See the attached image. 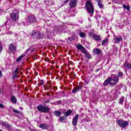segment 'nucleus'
Returning <instances> with one entry per match:
<instances>
[{"mask_svg": "<svg viewBox=\"0 0 131 131\" xmlns=\"http://www.w3.org/2000/svg\"><path fill=\"white\" fill-rule=\"evenodd\" d=\"M47 96H48V97H51V94L50 93H47L46 94Z\"/></svg>", "mask_w": 131, "mask_h": 131, "instance_id": "obj_38", "label": "nucleus"}, {"mask_svg": "<svg viewBox=\"0 0 131 131\" xmlns=\"http://www.w3.org/2000/svg\"><path fill=\"white\" fill-rule=\"evenodd\" d=\"M11 101L13 104H16V103H17V98H16L15 96H12L11 98Z\"/></svg>", "mask_w": 131, "mask_h": 131, "instance_id": "obj_21", "label": "nucleus"}, {"mask_svg": "<svg viewBox=\"0 0 131 131\" xmlns=\"http://www.w3.org/2000/svg\"><path fill=\"white\" fill-rule=\"evenodd\" d=\"M77 48L78 50H80L82 53L84 54L85 57H86L88 59H92V55H90V53L85 51V48H84L83 46H82V45H79L77 46Z\"/></svg>", "mask_w": 131, "mask_h": 131, "instance_id": "obj_3", "label": "nucleus"}, {"mask_svg": "<svg viewBox=\"0 0 131 131\" xmlns=\"http://www.w3.org/2000/svg\"><path fill=\"white\" fill-rule=\"evenodd\" d=\"M16 46H14V45L13 44H10V45L9 46V50L12 53H14V52H16Z\"/></svg>", "mask_w": 131, "mask_h": 131, "instance_id": "obj_14", "label": "nucleus"}, {"mask_svg": "<svg viewBox=\"0 0 131 131\" xmlns=\"http://www.w3.org/2000/svg\"><path fill=\"white\" fill-rule=\"evenodd\" d=\"M24 57H25V55L24 54H22L17 58L16 62H19V61H21L22 60V58H24Z\"/></svg>", "mask_w": 131, "mask_h": 131, "instance_id": "obj_24", "label": "nucleus"}, {"mask_svg": "<svg viewBox=\"0 0 131 131\" xmlns=\"http://www.w3.org/2000/svg\"><path fill=\"white\" fill-rule=\"evenodd\" d=\"M69 0H66L63 2V5H66V4H68L69 3Z\"/></svg>", "mask_w": 131, "mask_h": 131, "instance_id": "obj_34", "label": "nucleus"}, {"mask_svg": "<svg viewBox=\"0 0 131 131\" xmlns=\"http://www.w3.org/2000/svg\"><path fill=\"white\" fill-rule=\"evenodd\" d=\"M79 36H80V37H85V33H82V32H80L79 33Z\"/></svg>", "mask_w": 131, "mask_h": 131, "instance_id": "obj_30", "label": "nucleus"}, {"mask_svg": "<svg viewBox=\"0 0 131 131\" xmlns=\"http://www.w3.org/2000/svg\"><path fill=\"white\" fill-rule=\"evenodd\" d=\"M3 76V74H2V71L0 70V78Z\"/></svg>", "mask_w": 131, "mask_h": 131, "instance_id": "obj_40", "label": "nucleus"}, {"mask_svg": "<svg viewBox=\"0 0 131 131\" xmlns=\"http://www.w3.org/2000/svg\"><path fill=\"white\" fill-rule=\"evenodd\" d=\"M40 81H41V85H43L44 82H43V80H40Z\"/></svg>", "mask_w": 131, "mask_h": 131, "instance_id": "obj_39", "label": "nucleus"}, {"mask_svg": "<svg viewBox=\"0 0 131 131\" xmlns=\"http://www.w3.org/2000/svg\"><path fill=\"white\" fill-rule=\"evenodd\" d=\"M124 102V97L122 96L119 100V104H122Z\"/></svg>", "mask_w": 131, "mask_h": 131, "instance_id": "obj_29", "label": "nucleus"}, {"mask_svg": "<svg viewBox=\"0 0 131 131\" xmlns=\"http://www.w3.org/2000/svg\"><path fill=\"white\" fill-rule=\"evenodd\" d=\"M112 81V77H109L107 80H105V81L103 82V85L104 86H106L108 85V84H111L112 82L111 81Z\"/></svg>", "mask_w": 131, "mask_h": 131, "instance_id": "obj_11", "label": "nucleus"}, {"mask_svg": "<svg viewBox=\"0 0 131 131\" xmlns=\"http://www.w3.org/2000/svg\"><path fill=\"white\" fill-rule=\"evenodd\" d=\"M21 110H23V108L20 107Z\"/></svg>", "mask_w": 131, "mask_h": 131, "instance_id": "obj_45", "label": "nucleus"}, {"mask_svg": "<svg viewBox=\"0 0 131 131\" xmlns=\"http://www.w3.org/2000/svg\"><path fill=\"white\" fill-rule=\"evenodd\" d=\"M89 35L90 36V37H92V39H94V40L100 41L101 39H102L100 35L95 34L94 32H89Z\"/></svg>", "mask_w": 131, "mask_h": 131, "instance_id": "obj_5", "label": "nucleus"}, {"mask_svg": "<svg viewBox=\"0 0 131 131\" xmlns=\"http://www.w3.org/2000/svg\"><path fill=\"white\" fill-rule=\"evenodd\" d=\"M123 8H124V9H125L127 11H129V10H130V7H129V6H128V5H123Z\"/></svg>", "mask_w": 131, "mask_h": 131, "instance_id": "obj_28", "label": "nucleus"}, {"mask_svg": "<svg viewBox=\"0 0 131 131\" xmlns=\"http://www.w3.org/2000/svg\"><path fill=\"white\" fill-rule=\"evenodd\" d=\"M71 113H72V111L69 110L67 112L64 113V116H66V117H67L69 116V115H70V114H71Z\"/></svg>", "mask_w": 131, "mask_h": 131, "instance_id": "obj_22", "label": "nucleus"}, {"mask_svg": "<svg viewBox=\"0 0 131 131\" xmlns=\"http://www.w3.org/2000/svg\"><path fill=\"white\" fill-rule=\"evenodd\" d=\"M93 53H94L95 55H100V54L102 53V50L98 48H95L93 49Z\"/></svg>", "mask_w": 131, "mask_h": 131, "instance_id": "obj_15", "label": "nucleus"}, {"mask_svg": "<svg viewBox=\"0 0 131 131\" xmlns=\"http://www.w3.org/2000/svg\"><path fill=\"white\" fill-rule=\"evenodd\" d=\"M124 68H127V69H131V64L128 62H126L124 63Z\"/></svg>", "mask_w": 131, "mask_h": 131, "instance_id": "obj_20", "label": "nucleus"}, {"mask_svg": "<svg viewBox=\"0 0 131 131\" xmlns=\"http://www.w3.org/2000/svg\"><path fill=\"white\" fill-rule=\"evenodd\" d=\"M53 89L54 90V91H57L58 90V88L56 86H54L53 88Z\"/></svg>", "mask_w": 131, "mask_h": 131, "instance_id": "obj_37", "label": "nucleus"}, {"mask_svg": "<svg viewBox=\"0 0 131 131\" xmlns=\"http://www.w3.org/2000/svg\"><path fill=\"white\" fill-rule=\"evenodd\" d=\"M98 6L99 7L100 9H103L104 8V5L102 4V2L101 1H98Z\"/></svg>", "mask_w": 131, "mask_h": 131, "instance_id": "obj_23", "label": "nucleus"}, {"mask_svg": "<svg viewBox=\"0 0 131 131\" xmlns=\"http://www.w3.org/2000/svg\"><path fill=\"white\" fill-rule=\"evenodd\" d=\"M3 50V48L2 47V45L0 43V51H2Z\"/></svg>", "mask_w": 131, "mask_h": 131, "instance_id": "obj_43", "label": "nucleus"}, {"mask_svg": "<svg viewBox=\"0 0 131 131\" xmlns=\"http://www.w3.org/2000/svg\"><path fill=\"white\" fill-rule=\"evenodd\" d=\"M43 88L45 90H49V87L48 86L44 85Z\"/></svg>", "mask_w": 131, "mask_h": 131, "instance_id": "obj_36", "label": "nucleus"}, {"mask_svg": "<svg viewBox=\"0 0 131 131\" xmlns=\"http://www.w3.org/2000/svg\"><path fill=\"white\" fill-rule=\"evenodd\" d=\"M54 115L56 116V117H60L61 116V113L60 111H55L53 112Z\"/></svg>", "mask_w": 131, "mask_h": 131, "instance_id": "obj_19", "label": "nucleus"}, {"mask_svg": "<svg viewBox=\"0 0 131 131\" xmlns=\"http://www.w3.org/2000/svg\"><path fill=\"white\" fill-rule=\"evenodd\" d=\"M5 127L6 128H11V126L9 124H6L5 125Z\"/></svg>", "mask_w": 131, "mask_h": 131, "instance_id": "obj_33", "label": "nucleus"}, {"mask_svg": "<svg viewBox=\"0 0 131 131\" xmlns=\"http://www.w3.org/2000/svg\"><path fill=\"white\" fill-rule=\"evenodd\" d=\"M66 119H67V118L64 116L59 117L60 121H63L65 120Z\"/></svg>", "mask_w": 131, "mask_h": 131, "instance_id": "obj_32", "label": "nucleus"}, {"mask_svg": "<svg viewBox=\"0 0 131 131\" xmlns=\"http://www.w3.org/2000/svg\"><path fill=\"white\" fill-rule=\"evenodd\" d=\"M0 92H2V90L0 89Z\"/></svg>", "mask_w": 131, "mask_h": 131, "instance_id": "obj_47", "label": "nucleus"}, {"mask_svg": "<svg viewBox=\"0 0 131 131\" xmlns=\"http://www.w3.org/2000/svg\"><path fill=\"white\" fill-rule=\"evenodd\" d=\"M114 82H112L111 83V85H115V84H116V83H117L118 80H119V78H118V76H116L113 78H112V80Z\"/></svg>", "mask_w": 131, "mask_h": 131, "instance_id": "obj_13", "label": "nucleus"}, {"mask_svg": "<svg viewBox=\"0 0 131 131\" xmlns=\"http://www.w3.org/2000/svg\"><path fill=\"white\" fill-rule=\"evenodd\" d=\"M76 4H77L76 0H71L69 4L70 8H75L76 7Z\"/></svg>", "mask_w": 131, "mask_h": 131, "instance_id": "obj_12", "label": "nucleus"}, {"mask_svg": "<svg viewBox=\"0 0 131 131\" xmlns=\"http://www.w3.org/2000/svg\"><path fill=\"white\" fill-rule=\"evenodd\" d=\"M0 108H1L2 109H4V108H5V105L0 103Z\"/></svg>", "mask_w": 131, "mask_h": 131, "instance_id": "obj_35", "label": "nucleus"}, {"mask_svg": "<svg viewBox=\"0 0 131 131\" xmlns=\"http://www.w3.org/2000/svg\"><path fill=\"white\" fill-rule=\"evenodd\" d=\"M123 76V73L119 72L118 74V77H122Z\"/></svg>", "mask_w": 131, "mask_h": 131, "instance_id": "obj_31", "label": "nucleus"}, {"mask_svg": "<svg viewBox=\"0 0 131 131\" xmlns=\"http://www.w3.org/2000/svg\"><path fill=\"white\" fill-rule=\"evenodd\" d=\"M78 121V114H76L73 119L72 124L73 126L77 125V122Z\"/></svg>", "mask_w": 131, "mask_h": 131, "instance_id": "obj_8", "label": "nucleus"}, {"mask_svg": "<svg viewBox=\"0 0 131 131\" xmlns=\"http://www.w3.org/2000/svg\"><path fill=\"white\" fill-rule=\"evenodd\" d=\"M19 72V68H17L13 73V77H18V73Z\"/></svg>", "mask_w": 131, "mask_h": 131, "instance_id": "obj_18", "label": "nucleus"}, {"mask_svg": "<svg viewBox=\"0 0 131 131\" xmlns=\"http://www.w3.org/2000/svg\"><path fill=\"white\" fill-rule=\"evenodd\" d=\"M13 112H14V113H16V114H19L20 115H22V112H21L17 110L13 109Z\"/></svg>", "mask_w": 131, "mask_h": 131, "instance_id": "obj_27", "label": "nucleus"}, {"mask_svg": "<svg viewBox=\"0 0 131 131\" xmlns=\"http://www.w3.org/2000/svg\"><path fill=\"white\" fill-rule=\"evenodd\" d=\"M114 40L115 41V42H116V43H118V42H120V41L122 40V37L120 36L119 38L115 37L114 38Z\"/></svg>", "mask_w": 131, "mask_h": 131, "instance_id": "obj_16", "label": "nucleus"}, {"mask_svg": "<svg viewBox=\"0 0 131 131\" xmlns=\"http://www.w3.org/2000/svg\"><path fill=\"white\" fill-rule=\"evenodd\" d=\"M37 110L39 112H42V113H49L50 112V108L49 107L41 104L37 106Z\"/></svg>", "mask_w": 131, "mask_h": 131, "instance_id": "obj_4", "label": "nucleus"}, {"mask_svg": "<svg viewBox=\"0 0 131 131\" xmlns=\"http://www.w3.org/2000/svg\"><path fill=\"white\" fill-rule=\"evenodd\" d=\"M33 59H34V60H36V58L34 57H33Z\"/></svg>", "mask_w": 131, "mask_h": 131, "instance_id": "obj_44", "label": "nucleus"}, {"mask_svg": "<svg viewBox=\"0 0 131 131\" xmlns=\"http://www.w3.org/2000/svg\"><path fill=\"white\" fill-rule=\"evenodd\" d=\"M31 35L33 38H42V36L40 35V33L38 31H33L32 33L31 34Z\"/></svg>", "mask_w": 131, "mask_h": 131, "instance_id": "obj_7", "label": "nucleus"}, {"mask_svg": "<svg viewBox=\"0 0 131 131\" xmlns=\"http://www.w3.org/2000/svg\"><path fill=\"white\" fill-rule=\"evenodd\" d=\"M117 122L118 125L120 127H122L123 128L125 127V126H127L128 125V122L123 121L122 120H118L117 121Z\"/></svg>", "mask_w": 131, "mask_h": 131, "instance_id": "obj_6", "label": "nucleus"}, {"mask_svg": "<svg viewBox=\"0 0 131 131\" xmlns=\"http://www.w3.org/2000/svg\"><path fill=\"white\" fill-rule=\"evenodd\" d=\"M7 124L5 122L2 123V125H4V126H5Z\"/></svg>", "mask_w": 131, "mask_h": 131, "instance_id": "obj_42", "label": "nucleus"}, {"mask_svg": "<svg viewBox=\"0 0 131 131\" xmlns=\"http://www.w3.org/2000/svg\"><path fill=\"white\" fill-rule=\"evenodd\" d=\"M45 35L46 36H47V38H51V32H49V31H47L46 32V33H45Z\"/></svg>", "mask_w": 131, "mask_h": 131, "instance_id": "obj_25", "label": "nucleus"}, {"mask_svg": "<svg viewBox=\"0 0 131 131\" xmlns=\"http://www.w3.org/2000/svg\"><path fill=\"white\" fill-rule=\"evenodd\" d=\"M10 16L12 21L16 22L19 19V11L17 9L13 10Z\"/></svg>", "mask_w": 131, "mask_h": 131, "instance_id": "obj_2", "label": "nucleus"}, {"mask_svg": "<svg viewBox=\"0 0 131 131\" xmlns=\"http://www.w3.org/2000/svg\"><path fill=\"white\" fill-rule=\"evenodd\" d=\"M82 89V84L81 83H79L77 88H75L72 90V93L73 94H75L76 92H78V91H80Z\"/></svg>", "mask_w": 131, "mask_h": 131, "instance_id": "obj_10", "label": "nucleus"}, {"mask_svg": "<svg viewBox=\"0 0 131 131\" xmlns=\"http://www.w3.org/2000/svg\"><path fill=\"white\" fill-rule=\"evenodd\" d=\"M39 127H40V128H42V129H48V127H49V125L48 124H41L39 125Z\"/></svg>", "mask_w": 131, "mask_h": 131, "instance_id": "obj_17", "label": "nucleus"}, {"mask_svg": "<svg viewBox=\"0 0 131 131\" xmlns=\"http://www.w3.org/2000/svg\"><path fill=\"white\" fill-rule=\"evenodd\" d=\"M28 21L29 23H34L36 21V18L34 15H29L28 18Z\"/></svg>", "mask_w": 131, "mask_h": 131, "instance_id": "obj_9", "label": "nucleus"}, {"mask_svg": "<svg viewBox=\"0 0 131 131\" xmlns=\"http://www.w3.org/2000/svg\"><path fill=\"white\" fill-rule=\"evenodd\" d=\"M86 10L88 13L90 14L91 17H93V14H94V12H95V9H94V5H93V3L92 1H88L85 3V4Z\"/></svg>", "mask_w": 131, "mask_h": 131, "instance_id": "obj_1", "label": "nucleus"}, {"mask_svg": "<svg viewBox=\"0 0 131 131\" xmlns=\"http://www.w3.org/2000/svg\"><path fill=\"white\" fill-rule=\"evenodd\" d=\"M70 38H71L69 37V39H70Z\"/></svg>", "mask_w": 131, "mask_h": 131, "instance_id": "obj_46", "label": "nucleus"}, {"mask_svg": "<svg viewBox=\"0 0 131 131\" xmlns=\"http://www.w3.org/2000/svg\"><path fill=\"white\" fill-rule=\"evenodd\" d=\"M48 103H50V101H45V102H44V103H45V104H48Z\"/></svg>", "mask_w": 131, "mask_h": 131, "instance_id": "obj_41", "label": "nucleus"}, {"mask_svg": "<svg viewBox=\"0 0 131 131\" xmlns=\"http://www.w3.org/2000/svg\"><path fill=\"white\" fill-rule=\"evenodd\" d=\"M108 38H106L105 39H103L102 41V46H105V45H106V43H107V42H108Z\"/></svg>", "mask_w": 131, "mask_h": 131, "instance_id": "obj_26", "label": "nucleus"}]
</instances>
